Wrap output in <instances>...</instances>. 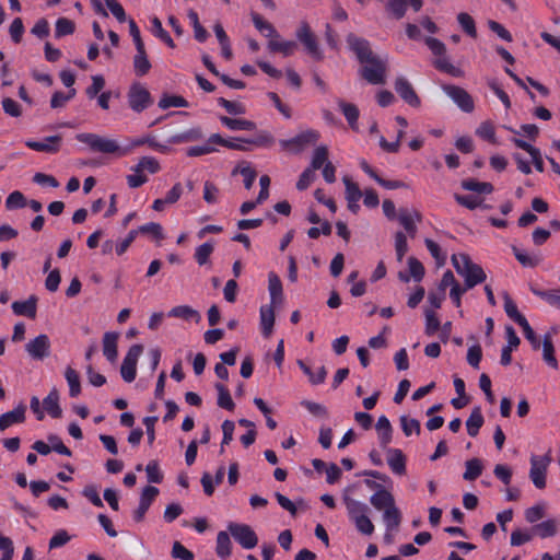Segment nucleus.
Here are the masks:
<instances>
[{
  "label": "nucleus",
  "instance_id": "1",
  "mask_svg": "<svg viewBox=\"0 0 560 560\" xmlns=\"http://www.w3.org/2000/svg\"><path fill=\"white\" fill-rule=\"evenodd\" d=\"M349 520L354 524L357 530L362 535L371 536L374 533V524L372 523L369 512V506L359 500L350 497L348 490L342 494Z\"/></svg>",
  "mask_w": 560,
  "mask_h": 560
},
{
  "label": "nucleus",
  "instance_id": "2",
  "mask_svg": "<svg viewBox=\"0 0 560 560\" xmlns=\"http://www.w3.org/2000/svg\"><path fill=\"white\" fill-rule=\"evenodd\" d=\"M451 260L457 273L464 277L467 289H471L486 280L483 269L472 262L468 255L463 253L454 254Z\"/></svg>",
  "mask_w": 560,
  "mask_h": 560
},
{
  "label": "nucleus",
  "instance_id": "3",
  "mask_svg": "<svg viewBox=\"0 0 560 560\" xmlns=\"http://www.w3.org/2000/svg\"><path fill=\"white\" fill-rule=\"evenodd\" d=\"M131 173L126 176L130 188H138L144 185L149 178L147 174L154 175L161 171V165L154 156L145 155L139 159L138 163L130 167Z\"/></svg>",
  "mask_w": 560,
  "mask_h": 560
},
{
  "label": "nucleus",
  "instance_id": "4",
  "mask_svg": "<svg viewBox=\"0 0 560 560\" xmlns=\"http://www.w3.org/2000/svg\"><path fill=\"white\" fill-rule=\"evenodd\" d=\"M361 75L371 84H382L385 82L387 60L374 56L363 61Z\"/></svg>",
  "mask_w": 560,
  "mask_h": 560
},
{
  "label": "nucleus",
  "instance_id": "5",
  "mask_svg": "<svg viewBox=\"0 0 560 560\" xmlns=\"http://www.w3.org/2000/svg\"><path fill=\"white\" fill-rule=\"evenodd\" d=\"M228 529L233 538L245 549H252L258 544L257 535L246 524L230 523Z\"/></svg>",
  "mask_w": 560,
  "mask_h": 560
},
{
  "label": "nucleus",
  "instance_id": "6",
  "mask_svg": "<svg viewBox=\"0 0 560 560\" xmlns=\"http://www.w3.org/2000/svg\"><path fill=\"white\" fill-rule=\"evenodd\" d=\"M142 352L143 347L141 345H133L129 348L120 368V374L124 381L128 383L135 381L137 375V363Z\"/></svg>",
  "mask_w": 560,
  "mask_h": 560
},
{
  "label": "nucleus",
  "instance_id": "7",
  "mask_svg": "<svg viewBox=\"0 0 560 560\" xmlns=\"http://www.w3.org/2000/svg\"><path fill=\"white\" fill-rule=\"evenodd\" d=\"M549 463L550 459L547 456L533 455L530 457L529 478L537 489L546 487V474Z\"/></svg>",
  "mask_w": 560,
  "mask_h": 560
},
{
  "label": "nucleus",
  "instance_id": "8",
  "mask_svg": "<svg viewBox=\"0 0 560 560\" xmlns=\"http://www.w3.org/2000/svg\"><path fill=\"white\" fill-rule=\"evenodd\" d=\"M149 91L141 84H132L128 92V104L135 112H142L151 104Z\"/></svg>",
  "mask_w": 560,
  "mask_h": 560
},
{
  "label": "nucleus",
  "instance_id": "9",
  "mask_svg": "<svg viewBox=\"0 0 560 560\" xmlns=\"http://www.w3.org/2000/svg\"><path fill=\"white\" fill-rule=\"evenodd\" d=\"M442 90L462 110L466 113L474 110V100L464 89L456 85H443Z\"/></svg>",
  "mask_w": 560,
  "mask_h": 560
},
{
  "label": "nucleus",
  "instance_id": "10",
  "mask_svg": "<svg viewBox=\"0 0 560 560\" xmlns=\"http://www.w3.org/2000/svg\"><path fill=\"white\" fill-rule=\"evenodd\" d=\"M25 350L31 358L35 360H43L49 355L50 340L45 334L38 335L25 345Z\"/></svg>",
  "mask_w": 560,
  "mask_h": 560
},
{
  "label": "nucleus",
  "instance_id": "11",
  "mask_svg": "<svg viewBox=\"0 0 560 560\" xmlns=\"http://www.w3.org/2000/svg\"><path fill=\"white\" fill-rule=\"evenodd\" d=\"M296 38L305 46V49L310 55L317 59L322 57L316 37L307 23L303 22L300 24L296 30Z\"/></svg>",
  "mask_w": 560,
  "mask_h": 560
},
{
  "label": "nucleus",
  "instance_id": "12",
  "mask_svg": "<svg viewBox=\"0 0 560 560\" xmlns=\"http://www.w3.org/2000/svg\"><path fill=\"white\" fill-rule=\"evenodd\" d=\"M397 219L410 237H415L417 232V223L421 221V214L409 208H400Z\"/></svg>",
  "mask_w": 560,
  "mask_h": 560
},
{
  "label": "nucleus",
  "instance_id": "13",
  "mask_svg": "<svg viewBox=\"0 0 560 560\" xmlns=\"http://www.w3.org/2000/svg\"><path fill=\"white\" fill-rule=\"evenodd\" d=\"M319 139V132L313 129L305 130L298 135L296 137L283 141L282 145L284 148H289L294 151L302 150L304 147L308 144L315 143Z\"/></svg>",
  "mask_w": 560,
  "mask_h": 560
},
{
  "label": "nucleus",
  "instance_id": "14",
  "mask_svg": "<svg viewBox=\"0 0 560 560\" xmlns=\"http://www.w3.org/2000/svg\"><path fill=\"white\" fill-rule=\"evenodd\" d=\"M395 90L399 96L412 107L420 106V98L416 94L411 83L404 77H398L395 81Z\"/></svg>",
  "mask_w": 560,
  "mask_h": 560
},
{
  "label": "nucleus",
  "instance_id": "15",
  "mask_svg": "<svg viewBox=\"0 0 560 560\" xmlns=\"http://www.w3.org/2000/svg\"><path fill=\"white\" fill-rule=\"evenodd\" d=\"M93 151L106 154H117L118 156H124L128 154V149H124L122 147H120L116 140L105 138L96 133Z\"/></svg>",
  "mask_w": 560,
  "mask_h": 560
},
{
  "label": "nucleus",
  "instance_id": "16",
  "mask_svg": "<svg viewBox=\"0 0 560 560\" xmlns=\"http://www.w3.org/2000/svg\"><path fill=\"white\" fill-rule=\"evenodd\" d=\"M61 144L60 136L46 137L40 141L27 140L25 145L32 150L46 153H56L59 151Z\"/></svg>",
  "mask_w": 560,
  "mask_h": 560
},
{
  "label": "nucleus",
  "instance_id": "17",
  "mask_svg": "<svg viewBox=\"0 0 560 560\" xmlns=\"http://www.w3.org/2000/svg\"><path fill=\"white\" fill-rule=\"evenodd\" d=\"M159 494V489L153 486H148L143 489L138 509L133 513V517L137 522H141L144 518L147 511L151 503Z\"/></svg>",
  "mask_w": 560,
  "mask_h": 560
},
{
  "label": "nucleus",
  "instance_id": "18",
  "mask_svg": "<svg viewBox=\"0 0 560 560\" xmlns=\"http://www.w3.org/2000/svg\"><path fill=\"white\" fill-rule=\"evenodd\" d=\"M142 145H148L149 148L161 153H166L170 151L167 145L160 143L156 140V137L151 133L131 139L129 141V145L126 149H128V153H130L133 149Z\"/></svg>",
  "mask_w": 560,
  "mask_h": 560
},
{
  "label": "nucleus",
  "instance_id": "19",
  "mask_svg": "<svg viewBox=\"0 0 560 560\" xmlns=\"http://www.w3.org/2000/svg\"><path fill=\"white\" fill-rule=\"evenodd\" d=\"M268 291L270 294V304L272 306H280L284 301L282 282L279 276L275 272L268 273Z\"/></svg>",
  "mask_w": 560,
  "mask_h": 560
},
{
  "label": "nucleus",
  "instance_id": "20",
  "mask_svg": "<svg viewBox=\"0 0 560 560\" xmlns=\"http://www.w3.org/2000/svg\"><path fill=\"white\" fill-rule=\"evenodd\" d=\"M347 43L349 44L350 48L357 54L361 62L366 61L368 59L375 56L370 48L369 42L363 38H360L351 34L347 37Z\"/></svg>",
  "mask_w": 560,
  "mask_h": 560
},
{
  "label": "nucleus",
  "instance_id": "21",
  "mask_svg": "<svg viewBox=\"0 0 560 560\" xmlns=\"http://www.w3.org/2000/svg\"><path fill=\"white\" fill-rule=\"evenodd\" d=\"M387 464L392 471L398 476L406 474V457L399 448L386 450Z\"/></svg>",
  "mask_w": 560,
  "mask_h": 560
},
{
  "label": "nucleus",
  "instance_id": "22",
  "mask_svg": "<svg viewBox=\"0 0 560 560\" xmlns=\"http://www.w3.org/2000/svg\"><path fill=\"white\" fill-rule=\"evenodd\" d=\"M118 338L119 334L114 331H107L103 336V353L112 363H114L118 357Z\"/></svg>",
  "mask_w": 560,
  "mask_h": 560
},
{
  "label": "nucleus",
  "instance_id": "23",
  "mask_svg": "<svg viewBox=\"0 0 560 560\" xmlns=\"http://www.w3.org/2000/svg\"><path fill=\"white\" fill-rule=\"evenodd\" d=\"M26 407L19 405L15 409L0 416V430L4 431L13 424L22 423L25 420Z\"/></svg>",
  "mask_w": 560,
  "mask_h": 560
},
{
  "label": "nucleus",
  "instance_id": "24",
  "mask_svg": "<svg viewBox=\"0 0 560 560\" xmlns=\"http://www.w3.org/2000/svg\"><path fill=\"white\" fill-rule=\"evenodd\" d=\"M505 335H506V340H508V345L502 349V352H501V364L503 365H509L512 361V351L514 349H516L520 345V338L518 336L516 335L515 330L513 329V327L511 326H508L505 328Z\"/></svg>",
  "mask_w": 560,
  "mask_h": 560
},
{
  "label": "nucleus",
  "instance_id": "25",
  "mask_svg": "<svg viewBox=\"0 0 560 560\" xmlns=\"http://www.w3.org/2000/svg\"><path fill=\"white\" fill-rule=\"evenodd\" d=\"M275 308L272 305H262L259 311L260 328L266 338H269L273 330L275 325Z\"/></svg>",
  "mask_w": 560,
  "mask_h": 560
},
{
  "label": "nucleus",
  "instance_id": "26",
  "mask_svg": "<svg viewBox=\"0 0 560 560\" xmlns=\"http://www.w3.org/2000/svg\"><path fill=\"white\" fill-rule=\"evenodd\" d=\"M12 310L14 314L19 316L35 318L37 310V298L35 295H31L25 301H16L12 304Z\"/></svg>",
  "mask_w": 560,
  "mask_h": 560
},
{
  "label": "nucleus",
  "instance_id": "27",
  "mask_svg": "<svg viewBox=\"0 0 560 560\" xmlns=\"http://www.w3.org/2000/svg\"><path fill=\"white\" fill-rule=\"evenodd\" d=\"M268 48L272 52H281L283 56H291L295 49L296 44L292 40H282L278 33L276 36L269 38Z\"/></svg>",
  "mask_w": 560,
  "mask_h": 560
},
{
  "label": "nucleus",
  "instance_id": "28",
  "mask_svg": "<svg viewBox=\"0 0 560 560\" xmlns=\"http://www.w3.org/2000/svg\"><path fill=\"white\" fill-rule=\"evenodd\" d=\"M168 316L195 323H199L201 319L199 312L188 305H178L171 308Z\"/></svg>",
  "mask_w": 560,
  "mask_h": 560
},
{
  "label": "nucleus",
  "instance_id": "29",
  "mask_svg": "<svg viewBox=\"0 0 560 560\" xmlns=\"http://www.w3.org/2000/svg\"><path fill=\"white\" fill-rule=\"evenodd\" d=\"M271 140H272L271 137L268 136V135H261V136H259L256 139L235 138V139H232V140H226L225 148L233 149V150L245 151V150H247V148L244 145V143L262 145V144H266V143H270Z\"/></svg>",
  "mask_w": 560,
  "mask_h": 560
},
{
  "label": "nucleus",
  "instance_id": "30",
  "mask_svg": "<svg viewBox=\"0 0 560 560\" xmlns=\"http://www.w3.org/2000/svg\"><path fill=\"white\" fill-rule=\"evenodd\" d=\"M339 109L345 115L350 128L354 131L359 130L358 119H359V109L354 104L347 103L342 100L337 101Z\"/></svg>",
  "mask_w": 560,
  "mask_h": 560
},
{
  "label": "nucleus",
  "instance_id": "31",
  "mask_svg": "<svg viewBox=\"0 0 560 560\" xmlns=\"http://www.w3.org/2000/svg\"><path fill=\"white\" fill-rule=\"evenodd\" d=\"M511 140L517 148H521V149L525 150L526 152H528L536 170L539 172H542V170H544L542 159H541L539 150L517 137H513Z\"/></svg>",
  "mask_w": 560,
  "mask_h": 560
},
{
  "label": "nucleus",
  "instance_id": "32",
  "mask_svg": "<svg viewBox=\"0 0 560 560\" xmlns=\"http://www.w3.org/2000/svg\"><path fill=\"white\" fill-rule=\"evenodd\" d=\"M559 523L556 518H549L541 523L535 524L533 533L540 538L552 537L557 534Z\"/></svg>",
  "mask_w": 560,
  "mask_h": 560
},
{
  "label": "nucleus",
  "instance_id": "33",
  "mask_svg": "<svg viewBox=\"0 0 560 560\" xmlns=\"http://www.w3.org/2000/svg\"><path fill=\"white\" fill-rule=\"evenodd\" d=\"M376 431L378 434L380 443L383 447L388 445L392 441V424L385 416H381L376 422Z\"/></svg>",
  "mask_w": 560,
  "mask_h": 560
},
{
  "label": "nucleus",
  "instance_id": "34",
  "mask_svg": "<svg viewBox=\"0 0 560 560\" xmlns=\"http://www.w3.org/2000/svg\"><path fill=\"white\" fill-rule=\"evenodd\" d=\"M43 406L52 418H59L61 416V408L59 406V393L56 388H52L47 397L43 400Z\"/></svg>",
  "mask_w": 560,
  "mask_h": 560
},
{
  "label": "nucleus",
  "instance_id": "35",
  "mask_svg": "<svg viewBox=\"0 0 560 560\" xmlns=\"http://www.w3.org/2000/svg\"><path fill=\"white\" fill-rule=\"evenodd\" d=\"M530 290L536 296L542 299L550 306L560 311V288L553 290H539L532 287Z\"/></svg>",
  "mask_w": 560,
  "mask_h": 560
},
{
  "label": "nucleus",
  "instance_id": "36",
  "mask_svg": "<svg viewBox=\"0 0 560 560\" xmlns=\"http://www.w3.org/2000/svg\"><path fill=\"white\" fill-rule=\"evenodd\" d=\"M220 121L230 130L252 131L256 128L255 122L242 118H230L226 116H221Z\"/></svg>",
  "mask_w": 560,
  "mask_h": 560
},
{
  "label": "nucleus",
  "instance_id": "37",
  "mask_svg": "<svg viewBox=\"0 0 560 560\" xmlns=\"http://www.w3.org/2000/svg\"><path fill=\"white\" fill-rule=\"evenodd\" d=\"M202 138V132L200 128H191L189 130L173 135L168 142L172 144H178V143H187L197 141Z\"/></svg>",
  "mask_w": 560,
  "mask_h": 560
},
{
  "label": "nucleus",
  "instance_id": "38",
  "mask_svg": "<svg viewBox=\"0 0 560 560\" xmlns=\"http://www.w3.org/2000/svg\"><path fill=\"white\" fill-rule=\"evenodd\" d=\"M232 542L226 532H219L217 536L215 552L221 559H226L231 556Z\"/></svg>",
  "mask_w": 560,
  "mask_h": 560
},
{
  "label": "nucleus",
  "instance_id": "39",
  "mask_svg": "<svg viewBox=\"0 0 560 560\" xmlns=\"http://www.w3.org/2000/svg\"><path fill=\"white\" fill-rule=\"evenodd\" d=\"M434 66L440 71H443V72H445L447 74H451L453 77H462L463 75V71L458 67H455L451 62V60L446 56V54L436 57L435 60H434Z\"/></svg>",
  "mask_w": 560,
  "mask_h": 560
},
{
  "label": "nucleus",
  "instance_id": "40",
  "mask_svg": "<svg viewBox=\"0 0 560 560\" xmlns=\"http://www.w3.org/2000/svg\"><path fill=\"white\" fill-rule=\"evenodd\" d=\"M503 302H504V311L506 315L513 319L515 323L521 325L526 318L518 312L516 304L511 299L508 292L502 293Z\"/></svg>",
  "mask_w": 560,
  "mask_h": 560
},
{
  "label": "nucleus",
  "instance_id": "41",
  "mask_svg": "<svg viewBox=\"0 0 560 560\" xmlns=\"http://www.w3.org/2000/svg\"><path fill=\"white\" fill-rule=\"evenodd\" d=\"M298 365L308 376V381L313 385H318V384L324 383L326 375H327V371H326L325 366H320L317 369L316 372H313L311 370V368L308 365H306L302 360L298 361Z\"/></svg>",
  "mask_w": 560,
  "mask_h": 560
},
{
  "label": "nucleus",
  "instance_id": "42",
  "mask_svg": "<svg viewBox=\"0 0 560 560\" xmlns=\"http://www.w3.org/2000/svg\"><path fill=\"white\" fill-rule=\"evenodd\" d=\"M483 424V416L481 413L480 408H475L469 418L466 421L467 432L470 436H476L479 432V429Z\"/></svg>",
  "mask_w": 560,
  "mask_h": 560
},
{
  "label": "nucleus",
  "instance_id": "43",
  "mask_svg": "<svg viewBox=\"0 0 560 560\" xmlns=\"http://www.w3.org/2000/svg\"><path fill=\"white\" fill-rule=\"evenodd\" d=\"M547 511V504L545 502H538L535 505L528 508L524 512V516L527 523L535 524L539 520L544 518Z\"/></svg>",
  "mask_w": 560,
  "mask_h": 560
},
{
  "label": "nucleus",
  "instance_id": "44",
  "mask_svg": "<svg viewBox=\"0 0 560 560\" xmlns=\"http://www.w3.org/2000/svg\"><path fill=\"white\" fill-rule=\"evenodd\" d=\"M542 358L549 366L558 369V361L555 357V348L550 335L544 337Z\"/></svg>",
  "mask_w": 560,
  "mask_h": 560
},
{
  "label": "nucleus",
  "instance_id": "45",
  "mask_svg": "<svg viewBox=\"0 0 560 560\" xmlns=\"http://www.w3.org/2000/svg\"><path fill=\"white\" fill-rule=\"evenodd\" d=\"M65 377L69 385V394L71 397H77L81 393V384L80 377L75 370L72 368H67L65 372Z\"/></svg>",
  "mask_w": 560,
  "mask_h": 560
},
{
  "label": "nucleus",
  "instance_id": "46",
  "mask_svg": "<svg viewBox=\"0 0 560 560\" xmlns=\"http://www.w3.org/2000/svg\"><path fill=\"white\" fill-rule=\"evenodd\" d=\"M240 173L244 178V186L246 189H250L256 179L257 173L256 171L247 163L240 164L234 171L233 174Z\"/></svg>",
  "mask_w": 560,
  "mask_h": 560
},
{
  "label": "nucleus",
  "instance_id": "47",
  "mask_svg": "<svg viewBox=\"0 0 560 560\" xmlns=\"http://www.w3.org/2000/svg\"><path fill=\"white\" fill-rule=\"evenodd\" d=\"M188 102L179 95L164 94L159 101V107L167 109L170 107H187Z\"/></svg>",
  "mask_w": 560,
  "mask_h": 560
},
{
  "label": "nucleus",
  "instance_id": "48",
  "mask_svg": "<svg viewBox=\"0 0 560 560\" xmlns=\"http://www.w3.org/2000/svg\"><path fill=\"white\" fill-rule=\"evenodd\" d=\"M462 187L469 191H476L479 194H491L493 191V186L487 182H478L475 179H466L463 180Z\"/></svg>",
  "mask_w": 560,
  "mask_h": 560
},
{
  "label": "nucleus",
  "instance_id": "49",
  "mask_svg": "<svg viewBox=\"0 0 560 560\" xmlns=\"http://www.w3.org/2000/svg\"><path fill=\"white\" fill-rule=\"evenodd\" d=\"M476 135L492 144H499L495 137V129L492 122L483 121L476 130Z\"/></svg>",
  "mask_w": 560,
  "mask_h": 560
},
{
  "label": "nucleus",
  "instance_id": "50",
  "mask_svg": "<svg viewBox=\"0 0 560 560\" xmlns=\"http://www.w3.org/2000/svg\"><path fill=\"white\" fill-rule=\"evenodd\" d=\"M328 161V149L326 145H319L314 150L311 167L314 172L325 166Z\"/></svg>",
  "mask_w": 560,
  "mask_h": 560
},
{
  "label": "nucleus",
  "instance_id": "51",
  "mask_svg": "<svg viewBox=\"0 0 560 560\" xmlns=\"http://www.w3.org/2000/svg\"><path fill=\"white\" fill-rule=\"evenodd\" d=\"M151 69V62L148 58L147 52L144 54H136L133 57V70L136 75L143 77Z\"/></svg>",
  "mask_w": 560,
  "mask_h": 560
},
{
  "label": "nucleus",
  "instance_id": "52",
  "mask_svg": "<svg viewBox=\"0 0 560 560\" xmlns=\"http://www.w3.org/2000/svg\"><path fill=\"white\" fill-rule=\"evenodd\" d=\"M215 389L218 392V405L221 408H224L226 410H233L234 409V402L231 398V395L229 393V389L221 383L215 384Z\"/></svg>",
  "mask_w": 560,
  "mask_h": 560
},
{
  "label": "nucleus",
  "instance_id": "53",
  "mask_svg": "<svg viewBox=\"0 0 560 560\" xmlns=\"http://www.w3.org/2000/svg\"><path fill=\"white\" fill-rule=\"evenodd\" d=\"M408 8V0H387L386 10L396 19H401Z\"/></svg>",
  "mask_w": 560,
  "mask_h": 560
},
{
  "label": "nucleus",
  "instance_id": "54",
  "mask_svg": "<svg viewBox=\"0 0 560 560\" xmlns=\"http://www.w3.org/2000/svg\"><path fill=\"white\" fill-rule=\"evenodd\" d=\"M513 253H514L516 259L518 260V262L521 265H523L524 267L534 268V267L538 266L541 261V258L539 256L529 255L526 252L521 250L516 247H513Z\"/></svg>",
  "mask_w": 560,
  "mask_h": 560
},
{
  "label": "nucleus",
  "instance_id": "55",
  "mask_svg": "<svg viewBox=\"0 0 560 560\" xmlns=\"http://www.w3.org/2000/svg\"><path fill=\"white\" fill-rule=\"evenodd\" d=\"M151 25H152V33L159 37L161 40H163L167 46L174 47V40L170 36V34L163 28L161 21L153 16L151 18Z\"/></svg>",
  "mask_w": 560,
  "mask_h": 560
},
{
  "label": "nucleus",
  "instance_id": "56",
  "mask_svg": "<svg viewBox=\"0 0 560 560\" xmlns=\"http://www.w3.org/2000/svg\"><path fill=\"white\" fill-rule=\"evenodd\" d=\"M383 522L386 529L397 530L401 522V513L399 509H392V512L387 511V513H383Z\"/></svg>",
  "mask_w": 560,
  "mask_h": 560
},
{
  "label": "nucleus",
  "instance_id": "57",
  "mask_svg": "<svg viewBox=\"0 0 560 560\" xmlns=\"http://www.w3.org/2000/svg\"><path fill=\"white\" fill-rule=\"evenodd\" d=\"M213 250L214 244L211 242H207L198 246L195 250V259L198 262V265H206Z\"/></svg>",
  "mask_w": 560,
  "mask_h": 560
},
{
  "label": "nucleus",
  "instance_id": "58",
  "mask_svg": "<svg viewBox=\"0 0 560 560\" xmlns=\"http://www.w3.org/2000/svg\"><path fill=\"white\" fill-rule=\"evenodd\" d=\"M482 472V464L478 458H472L466 462V471L464 472V479L475 480Z\"/></svg>",
  "mask_w": 560,
  "mask_h": 560
},
{
  "label": "nucleus",
  "instance_id": "59",
  "mask_svg": "<svg viewBox=\"0 0 560 560\" xmlns=\"http://www.w3.org/2000/svg\"><path fill=\"white\" fill-rule=\"evenodd\" d=\"M425 317V334L428 336H433L440 328V320L435 314V312L431 308L424 310Z\"/></svg>",
  "mask_w": 560,
  "mask_h": 560
},
{
  "label": "nucleus",
  "instance_id": "60",
  "mask_svg": "<svg viewBox=\"0 0 560 560\" xmlns=\"http://www.w3.org/2000/svg\"><path fill=\"white\" fill-rule=\"evenodd\" d=\"M535 534L532 529H515L511 534V545L512 546H521L523 544H526L533 539Z\"/></svg>",
  "mask_w": 560,
  "mask_h": 560
},
{
  "label": "nucleus",
  "instance_id": "61",
  "mask_svg": "<svg viewBox=\"0 0 560 560\" xmlns=\"http://www.w3.org/2000/svg\"><path fill=\"white\" fill-rule=\"evenodd\" d=\"M400 424H401V429H402L404 433L407 436H410L413 433L417 435L420 434L421 428H420V422L418 420L407 417V416H401Z\"/></svg>",
  "mask_w": 560,
  "mask_h": 560
},
{
  "label": "nucleus",
  "instance_id": "62",
  "mask_svg": "<svg viewBox=\"0 0 560 560\" xmlns=\"http://www.w3.org/2000/svg\"><path fill=\"white\" fill-rule=\"evenodd\" d=\"M75 25L74 23L66 18H60L56 22L55 35L56 37H62L66 35H70L74 32Z\"/></svg>",
  "mask_w": 560,
  "mask_h": 560
},
{
  "label": "nucleus",
  "instance_id": "63",
  "mask_svg": "<svg viewBox=\"0 0 560 560\" xmlns=\"http://www.w3.org/2000/svg\"><path fill=\"white\" fill-rule=\"evenodd\" d=\"M457 21L463 28L464 32H466L469 36L476 37L477 31L474 19L465 12H462L457 15Z\"/></svg>",
  "mask_w": 560,
  "mask_h": 560
},
{
  "label": "nucleus",
  "instance_id": "64",
  "mask_svg": "<svg viewBox=\"0 0 560 560\" xmlns=\"http://www.w3.org/2000/svg\"><path fill=\"white\" fill-rule=\"evenodd\" d=\"M253 22L255 27L264 34L266 37L270 38L271 36H276L277 31L275 27L267 21H265L260 15L253 14Z\"/></svg>",
  "mask_w": 560,
  "mask_h": 560
}]
</instances>
